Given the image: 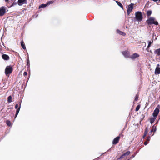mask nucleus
Returning a JSON list of instances; mask_svg holds the SVG:
<instances>
[{
  "instance_id": "nucleus-1",
  "label": "nucleus",
  "mask_w": 160,
  "mask_h": 160,
  "mask_svg": "<svg viewBox=\"0 0 160 160\" xmlns=\"http://www.w3.org/2000/svg\"><path fill=\"white\" fill-rule=\"evenodd\" d=\"M146 23L148 25L154 24L156 25H158V22L156 20L155 18L153 17H150L146 21Z\"/></svg>"
},
{
  "instance_id": "nucleus-2",
  "label": "nucleus",
  "mask_w": 160,
  "mask_h": 160,
  "mask_svg": "<svg viewBox=\"0 0 160 160\" xmlns=\"http://www.w3.org/2000/svg\"><path fill=\"white\" fill-rule=\"evenodd\" d=\"M135 19L136 21L138 22H141L142 19L143 17L141 12L138 11L136 12Z\"/></svg>"
},
{
  "instance_id": "nucleus-3",
  "label": "nucleus",
  "mask_w": 160,
  "mask_h": 160,
  "mask_svg": "<svg viewBox=\"0 0 160 160\" xmlns=\"http://www.w3.org/2000/svg\"><path fill=\"white\" fill-rule=\"evenodd\" d=\"M12 68L10 66H7L5 70V73L7 76L11 73L12 71Z\"/></svg>"
},
{
  "instance_id": "nucleus-4",
  "label": "nucleus",
  "mask_w": 160,
  "mask_h": 160,
  "mask_svg": "<svg viewBox=\"0 0 160 160\" xmlns=\"http://www.w3.org/2000/svg\"><path fill=\"white\" fill-rule=\"evenodd\" d=\"M160 108V106L159 105H158L155 109L154 110L152 115L153 117H156L158 115L159 112V109Z\"/></svg>"
},
{
  "instance_id": "nucleus-5",
  "label": "nucleus",
  "mask_w": 160,
  "mask_h": 160,
  "mask_svg": "<svg viewBox=\"0 0 160 160\" xmlns=\"http://www.w3.org/2000/svg\"><path fill=\"white\" fill-rule=\"evenodd\" d=\"M134 4L131 3L128 6V8L127 10V13L128 15L131 12L133 8Z\"/></svg>"
},
{
  "instance_id": "nucleus-6",
  "label": "nucleus",
  "mask_w": 160,
  "mask_h": 160,
  "mask_svg": "<svg viewBox=\"0 0 160 160\" xmlns=\"http://www.w3.org/2000/svg\"><path fill=\"white\" fill-rule=\"evenodd\" d=\"M6 8L2 7L0 8V16H2L5 13Z\"/></svg>"
},
{
  "instance_id": "nucleus-7",
  "label": "nucleus",
  "mask_w": 160,
  "mask_h": 160,
  "mask_svg": "<svg viewBox=\"0 0 160 160\" xmlns=\"http://www.w3.org/2000/svg\"><path fill=\"white\" fill-rule=\"evenodd\" d=\"M27 3V0H18V4L19 6H22L24 4H26Z\"/></svg>"
},
{
  "instance_id": "nucleus-8",
  "label": "nucleus",
  "mask_w": 160,
  "mask_h": 160,
  "mask_svg": "<svg viewBox=\"0 0 160 160\" xmlns=\"http://www.w3.org/2000/svg\"><path fill=\"white\" fill-rule=\"evenodd\" d=\"M130 153V152L129 151H127L125 153L123 154L119 158H118V160H120L122 159L125 156H128Z\"/></svg>"
},
{
  "instance_id": "nucleus-9",
  "label": "nucleus",
  "mask_w": 160,
  "mask_h": 160,
  "mask_svg": "<svg viewBox=\"0 0 160 160\" xmlns=\"http://www.w3.org/2000/svg\"><path fill=\"white\" fill-rule=\"evenodd\" d=\"M120 139V136H118L115 138L113 140L112 144L116 145Z\"/></svg>"
},
{
  "instance_id": "nucleus-10",
  "label": "nucleus",
  "mask_w": 160,
  "mask_h": 160,
  "mask_svg": "<svg viewBox=\"0 0 160 160\" xmlns=\"http://www.w3.org/2000/svg\"><path fill=\"white\" fill-rule=\"evenodd\" d=\"M160 65L158 64L155 71V73L156 74H158L160 73V68L159 67Z\"/></svg>"
},
{
  "instance_id": "nucleus-11",
  "label": "nucleus",
  "mask_w": 160,
  "mask_h": 160,
  "mask_svg": "<svg viewBox=\"0 0 160 160\" xmlns=\"http://www.w3.org/2000/svg\"><path fill=\"white\" fill-rule=\"evenodd\" d=\"M139 57V55L136 53H135L133 54L130 57V58L132 60H134L136 58Z\"/></svg>"
},
{
  "instance_id": "nucleus-12",
  "label": "nucleus",
  "mask_w": 160,
  "mask_h": 160,
  "mask_svg": "<svg viewBox=\"0 0 160 160\" xmlns=\"http://www.w3.org/2000/svg\"><path fill=\"white\" fill-rule=\"evenodd\" d=\"M122 53L124 56L126 58H129V52L128 51H123L122 52Z\"/></svg>"
},
{
  "instance_id": "nucleus-13",
  "label": "nucleus",
  "mask_w": 160,
  "mask_h": 160,
  "mask_svg": "<svg viewBox=\"0 0 160 160\" xmlns=\"http://www.w3.org/2000/svg\"><path fill=\"white\" fill-rule=\"evenodd\" d=\"M2 58L4 60H8L9 59V57L8 55L4 54H2Z\"/></svg>"
},
{
  "instance_id": "nucleus-14",
  "label": "nucleus",
  "mask_w": 160,
  "mask_h": 160,
  "mask_svg": "<svg viewBox=\"0 0 160 160\" xmlns=\"http://www.w3.org/2000/svg\"><path fill=\"white\" fill-rule=\"evenodd\" d=\"M156 126L154 125L152 127V129L150 130V133L152 132H155L157 130Z\"/></svg>"
},
{
  "instance_id": "nucleus-15",
  "label": "nucleus",
  "mask_w": 160,
  "mask_h": 160,
  "mask_svg": "<svg viewBox=\"0 0 160 160\" xmlns=\"http://www.w3.org/2000/svg\"><path fill=\"white\" fill-rule=\"evenodd\" d=\"M117 32L120 35H121L122 36H125L126 35V34L124 32L120 31V30L118 29H117Z\"/></svg>"
},
{
  "instance_id": "nucleus-16",
  "label": "nucleus",
  "mask_w": 160,
  "mask_h": 160,
  "mask_svg": "<svg viewBox=\"0 0 160 160\" xmlns=\"http://www.w3.org/2000/svg\"><path fill=\"white\" fill-rule=\"evenodd\" d=\"M154 53L158 56H160V48L155 50Z\"/></svg>"
},
{
  "instance_id": "nucleus-17",
  "label": "nucleus",
  "mask_w": 160,
  "mask_h": 160,
  "mask_svg": "<svg viewBox=\"0 0 160 160\" xmlns=\"http://www.w3.org/2000/svg\"><path fill=\"white\" fill-rule=\"evenodd\" d=\"M148 128H146L145 130V131L144 133V135L143 136V138H144L146 137L148 131Z\"/></svg>"
},
{
  "instance_id": "nucleus-18",
  "label": "nucleus",
  "mask_w": 160,
  "mask_h": 160,
  "mask_svg": "<svg viewBox=\"0 0 160 160\" xmlns=\"http://www.w3.org/2000/svg\"><path fill=\"white\" fill-rule=\"evenodd\" d=\"M156 117H152L150 118V122L151 124H152L155 121V119H156Z\"/></svg>"
},
{
  "instance_id": "nucleus-19",
  "label": "nucleus",
  "mask_w": 160,
  "mask_h": 160,
  "mask_svg": "<svg viewBox=\"0 0 160 160\" xmlns=\"http://www.w3.org/2000/svg\"><path fill=\"white\" fill-rule=\"evenodd\" d=\"M21 46L22 48L23 49L25 50V49H26L25 45V44H24V42H23V41L22 40L21 42Z\"/></svg>"
},
{
  "instance_id": "nucleus-20",
  "label": "nucleus",
  "mask_w": 160,
  "mask_h": 160,
  "mask_svg": "<svg viewBox=\"0 0 160 160\" xmlns=\"http://www.w3.org/2000/svg\"><path fill=\"white\" fill-rule=\"evenodd\" d=\"M115 2L119 6H120L122 9H123V6L121 2L117 1H116Z\"/></svg>"
},
{
  "instance_id": "nucleus-21",
  "label": "nucleus",
  "mask_w": 160,
  "mask_h": 160,
  "mask_svg": "<svg viewBox=\"0 0 160 160\" xmlns=\"http://www.w3.org/2000/svg\"><path fill=\"white\" fill-rule=\"evenodd\" d=\"M47 4H41L39 7V8L40 9L41 8H44L47 6Z\"/></svg>"
},
{
  "instance_id": "nucleus-22",
  "label": "nucleus",
  "mask_w": 160,
  "mask_h": 160,
  "mask_svg": "<svg viewBox=\"0 0 160 160\" xmlns=\"http://www.w3.org/2000/svg\"><path fill=\"white\" fill-rule=\"evenodd\" d=\"M19 107L17 109V110L16 112V113H18V114L19 113V111L20 109L21 105V101L20 102H19Z\"/></svg>"
},
{
  "instance_id": "nucleus-23",
  "label": "nucleus",
  "mask_w": 160,
  "mask_h": 160,
  "mask_svg": "<svg viewBox=\"0 0 160 160\" xmlns=\"http://www.w3.org/2000/svg\"><path fill=\"white\" fill-rule=\"evenodd\" d=\"M12 97L10 95L9 96L8 98V102L9 103H10L12 102Z\"/></svg>"
},
{
  "instance_id": "nucleus-24",
  "label": "nucleus",
  "mask_w": 160,
  "mask_h": 160,
  "mask_svg": "<svg viewBox=\"0 0 160 160\" xmlns=\"http://www.w3.org/2000/svg\"><path fill=\"white\" fill-rule=\"evenodd\" d=\"M152 14V11L151 10L148 11L147 12V14L148 16H149Z\"/></svg>"
},
{
  "instance_id": "nucleus-25",
  "label": "nucleus",
  "mask_w": 160,
  "mask_h": 160,
  "mask_svg": "<svg viewBox=\"0 0 160 160\" xmlns=\"http://www.w3.org/2000/svg\"><path fill=\"white\" fill-rule=\"evenodd\" d=\"M28 59H27V66L28 68H30V61L29 59V58H28Z\"/></svg>"
},
{
  "instance_id": "nucleus-26",
  "label": "nucleus",
  "mask_w": 160,
  "mask_h": 160,
  "mask_svg": "<svg viewBox=\"0 0 160 160\" xmlns=\"http://www.w3.org/2000/svg\"><path fill=\"white\" fill-rule=\"evenodd\" d=\"M6 124H7L9 126H11V122L10 121L8 120H7L6 121Z\"/></svg>"
},
{
  "instance_id": "nucleus-27",
  "label": "nucleus",
  "mask_w": 160,
  "mask_h": 160,
  "mask_svg": "<svg viewBox=\"0 0 160 160\" xmlns=\"http://www.w3.org/2000/svg\"><path fill=\"white\" fill-rule=\"evenodd\" d=\"M144 117H145V116L144 115H143V114L141 116V120L140 122V123H141V122H142V121L143 119H144Z\"/></svg>"
},
{
  "instance_id": "nucleus-28",
  "label": "nucleus",
  "mask_w": 160,
  "mask_h": 160,
  "mask_svg": "<svg viewBox=\"0 0 160 160\" xmlns=\"http://www.w3.org/2000/svg\"><path fill=\"white\" fill-rule=\"evenodd\" d=\"M140 106L139 105H138L136 108L135 111H138L139 109H140Z\"/></svg>"
},
{
  "instance_id": "nucleus-29",
  "label": "nucleus",
  "mask_w": 160,
  "mask_h": 160,
  "mask_svg": "<svg viewBox=\"0 0 160 160\" xmlns=\"http://www.w3.org/2000/svg\"><path fill=\"white\" fill-rule=\"evenodd\" d=\"M53 3V2L52 1H50L48 2L46 4H47V5L48 6V5H49L50 4H52Z\"/></svg>"
},
{
  "instance_id": "nucleus-30",
  "label": "nucleus",
  "mask_w": 160,
  "mask_h": 160,
  "mask_svg": "<svg viewBox=\"0 0 160 160\" xmlns=\"http://www.w3.org/2000/svg\"><path fill=\"white\" fill-rule=\"evenodd\" d=\"M151 44H152V42H151V41H148V45L147 47L148 48L150 47Z\"/></svg>"
},
{
  "instance_id": "nucleus-31",
  "label": "nucleus",
  "mask_w": 160,
  "mask_h": 160,
  "mask_svg": "<svg viewBox=\"0 0 160 160\" xmlns=\"http://www.w3.org/2000/svg\"><path fill=\"white\" fill-rule=\"evenodd\" d=\"M136 154V153H135L134 154L132 155L130 157V159H132L133 158H134L135 157Z\"/></svg>"
},
{
  "instance_id": "nucleus-32",
  "label": "nucleus",
  "mask_w": 160,
  "mask_h": 160,
  "mask_svg": "<svg viewBox=\"0 0 160 160\" xmlns=\"http://www.w3.org/2000/svg\"><path fill=\"white\" fill-rule=\"evenodd\" d=\"M151 138V137L150 136H148V138L147 139L146 141H147L148 142L150 140V138Z\"/></svg>"
},
{
  "instance_id": "nucleus-33",
  "label": "nucleus",
  "mask_w": 160,
  "mask_h": 160,
  "mask_svg": "<svg viewBox=\"0 0 160 160\" xmlns=\"http://www.w3.org/2000/svg\"><path fill=\"white\" fill-rule=\"evenodd\" d=\"M138 96L137 95H136L135 97V100L137 101L138 100Z\"/></svg>"
},
{
  "instance_id": "nucleus-34",
  "label": "nucleus",
  "mask_w": 160,
  "mask_h": 160,
  "mask_svg": "<svg viewBox=\"0 0 160 160\" xmlns=\"http://www.w3.org/2000/svg\"><path fill=\"white\" fill-rule=\"evenodd\" d=\"M18 104H16L15 106V108L16 109H18Z\"/></svg>"
},
{
  "instance_id": "nucleus-35",
  "label": "nucleus",
  "mask_w": 160,
  "mask_h": 160,
  "mask_svg": "<svg viewBox=\"0 0 160 160\" xmlns=\"http://www.w3.org/2000/svg\"><path fill=\"white\" fill-rule=\"evenodd\" d=\"M27 75V72H25L23 73L24 76H26Z\"/></svg>"
},
{
  "instance_id": "nucleus-36",
  "label": "nucleus",
  "mask_w": 160,
  "mask_h": 160,
  "mask_svg": "<svg viewBox=\"0 0 160 160\" xmlns=\"http://www.w3.org/2000/svg\"><path fill=\"white\" fill-rule=\"evenodd\" d=\"M148 143V142H147V141H145L144 142V144L145 145H147Z\"/></svg>"
},
{
  "instance_id": "nucleus-37",
  "label": "nucleus",
  "mask_w": 160,
  "mask_h": 160,
  "mask_svg": "<svg viewBox=\"0 0 160 160\" xmlns=\"http://www.w3.org/2000/svg\"><path fill=\"white\" fill-rule=\"evenodd\" d=\"M122 132L121 133H120L119 134V135L118 136H120H120H121V135L122 136Z\"/></svg>"
},
{
  "instance_id": "nucleus-38",
  "label": "nucleus",
  "mask_w": 160,
  "mask_h": 160,
  "mask_svg": "<svg viewBox=\"0 0 160 160\" xmlns=\"http://www.w3.org/2000/svg\"><path fill=\"white\" fill-rule=\"evenodd\" d=\"M18 113H16L15 115V118H16V117H17V115H18Z\"/></svg>"
},
{
  "instance_id": "nucleus-39",
  "label": "nucleus",
  "mask_w": 160,
  "mask_h": 160,
  "mask_svg": "<svg viewBox=\"0 0 160 160\" xmlns=\"http://www.w3.org/2000/svg\"><path fill=\"white\" fill-rule=\"evenodd\" d=\"M153 1H154V2H157V1L158 0H152Z\"/></svg>"
},
{
  "instance_id": "nucleus-40",
  "label": "nucleus",
  "mask_w": 160,
  "mask_h": 160,
  "mask_svg": "<svg viewBox=\"0 0 160 160\" xmlns=\"http://www.w3.org/2000/svg\"><path fill=\"white\" fill-rule=\"evenodd\" d=\"M111 150V148H110L108 151L107 152H108L109 150Z\"/></svg>"
},
{
  "instance_id": "nucleus-41",
  "label": "nucleus",
  "mask_w": 160,
  "mask_h": 160,
  "mask_svg": "<svg viewBox=\"0 0 160 160\" xmlns=\"http://www.w3.org/2000/svg\"><path fill=\"white\" fill-rule=\"evenodd\" d=\"M5 2H8L9 0H5Z\"/></svg>"
},
{
  "instance_id": "nucleus-42",
  "label": "nucleus",
  "mask_w": 160,
  "mask_h": 160,
  "mask_svg": "<svg viewBox=\"0 0 160 160\" xmlns=\"http://www.w3.org/2000/svg\"><path fill=\"white\" fill-rule=\"evenodd\" d=\"M131 159H130V158L127 159V160H130Z\"/></svg>"
},
{
  "instance_id": "nucleus-43",
  "label": "nucleus",
  "mask_w": 160,
  "mask_h": 160,
  "mask_svg": "<svg viewBox=\"0 0 160 160\" xmlns=\"http://www.w3.org/2000/svg\"><path fill=\"white\" fill-rule=\"evenodd\" d=\"M104 154V153H101V155L100 156H101L102 155V154Z\"/></svg>"
},
{
  "instance_id": "nucleus-44",
  "label": "nucleus",
  "mask_w": 160,
  "mask_h": 160,
  "mask_svg": "<svg viewBox=\"0 0 160 160\" xmlns=\"http://www.w3.org/2000/svg\"><path fill=\"white\" fill-rule=\"evenodd\" d=\"M154 134H153L151 135V136H153L154 135Z\"/></svg>"
},
{
  "instance_id": "nucleus-45",
  "label": "nucleus",
  "mask_w": 160,
  "mask_h": 160,
  "mask_svg": "<svg viewBox=\"0 0 160 160\" xmlns=\"http://www.w3.org/2000/svg\"><path fill=\"white\" fill-rule=\"evenodd\" d=\"M151 133H150V132L149 133V134H150V135H151Z\"/></svg>"
},
{
  "instance_id": "nucleus-46",
  "label": "nucleus",
  "mask_w": 160,
  "mask_h": 160,
  "mask_svg": "<svg viewBox=\"0 0 160 160\" xmlns=\"http://www.w3.org/2000/svg\"><path fill=\"white\" fill-rule=\"evenodd\" d=\"M38 15H37V16H36V17H36V18L37 17H38Z\"/></svg>"
},
{
  "instance_id": "nucleus-47",
  "label": "nucleus",
  "mask_w": 160,
  "mask_h": 160,
  "mask_svg": "<svg viewBox=\"0 0 160 160\" xmlns=\"http://www.w3.org/2000/svg\"><path fill=\"white\" fill-rule=\"evenodd\" d=\"M117 160H118V159H117Z\"/></svg>"
},
{
  "instance_id": "nucleus-48",
  "label": "nucleus",
  "mask_w": 160,
  "mask_h": 160,
  "mask_svg": "<svg viewBox=\"0 0 160 160\" xmlns=\"http://www.w3.org/2000/svg\"><path fill=\"white\" fill-rule=\"evenodd\" d=\"M159 0V1L160 2V0Z\"/></svg>"
}]
</instances>
